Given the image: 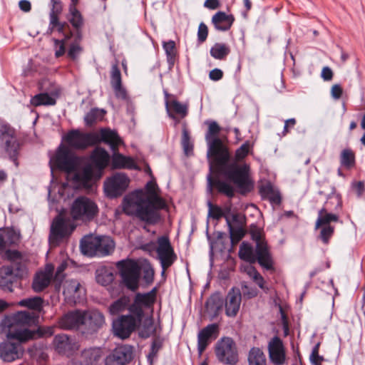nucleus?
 <instances>
[{
  "label": "nucleus",
  "instance_id": "6e6d98bb",
  "mask_svg": "<svg viewBox=\"0 0 365 365\" xmlns=\"http://www.w3.org/2000/svg\"><path fill=\"white\" fill-rule=\"evenodd\" d=\"M207 205L209 207L208 216L212 219L218 220L227 216L220 206L213 205L210 201H208Z\"/></svg>",
  "mask_w": 365,
  "mask_h": 365
},
{
  "label": "nucleus",
  "instance_id": "774afa93",
  "mask_svg": "<svg viewBox=\"0 0 365 365\" xmlns=\"http://www.w3.org/2000/svg\"><path fill=\"white\" fill-rule=\"evenodd\" d=\"M112 88H113V89L114 91L115 96V97L117 98L121 99V100H123V101H125V100H127L128 98L127 91L123 86V84H120L118 86H113Z\"/></svg>",
  "mask_w": 365,
  "mask_h": 365
},
{
  "label": "nucleus",
  "instance_id": "473e14b6",
  "mask_svg": "<svg viewBox=\"0 0 365 365\" xmlns=\"http://www.w3.org/2000/svg\"><path fill=\"white\" fill-rule=\"evenodd\" d=\"M235 21L233 15H227L223 11L217 12L212 18V22L218 31H228Z\"/></svg>",
  "mask_w": 365,
  "mask_h": 365
},
{
  "label": "nucleus",
  "instance_id": "423d86ee",
  "mask_svg": "<svg viewBox=\"0 0 365 365\" xmlns=\"http://www.w3.org/2000/svg\"><path fill=\"white\" fill-rule=\"evenodd\" d=\"M115 267L122 284L132 292L138 290L141 274V266L138 262L133 259L126 258L117 262Z\"/></svg>",
  "mask_w": 365,
  "mask_h": 365
},
{
  "label": "nucleus",
  "instance_id": "7ed1b4c3",
  "mask_svg": "<svg viewBox=\"0 0 365 365\" xmlns=\"http://www.w3.org/2000/svg\"><path fill=\"white\" fill-rule=\"evenodd\" d=\"M342 207L343 201L341 195L334 191L328 195L324 205L318 211L314 229L319 230L317 240H320L325 245L329 244L335 232V227L331 223H343L340 220L339 215Z\"/></svg>",
  "mask_w": 365,
  "mask_h": 365
},
{
  "label": "nucleus",
  "instance_id": "9d476101",
  "mask_svg": "<svg viewBox=\"0 0 365 365\" xmlns=\"http://www.w3.org/2000/svg\"><path fill=\"white\" fill-rule=\"evenodd\" d=\"M250 234L253 241L256 242L255 252L259 255V264L266 270H274V262L269 252L267 242L262 237L261 230L257 225L250 226Z\"/></svg>",
  "mask_w": 365,
  "mask_h": 365
},
{
  "label": "nucleus",
  "instance_id": "79ce46f5",
  "mask_svg": "<svg viewBox=\"0 0 365 365\" xmlns=\"http://www.w3.org/2000/svg\"><path fill=\"white\" fill-rule=\"evenodd\" d=\"M249 365H267L266 356L259 347H252L248 354Z\"/></svg>",
  "mask_w": 365,
  "mask_h": 365
},
{
  "label": "nucleus",
  "instance_id": "c9c22d12",
  "mask_svg": "<svg viewBox=\"0 0 365 365\" xmlns=\"http://www.w3.org/2000/svg\"><path fill=\"white\" fill-rule=\"evenodd\" d=\"M238 256L242 260L251 264L256 262L259 263V255L256 253L255 250L254 251L252 246L248 242H242L240 245Z\"/></svg>",
  "mask_w": 365,
  "mask_h": 365
},
{
  "label": "nucleus",
  "instance_id": "58836bf2",
  "mask_svg": "<svg viewBox=\"0 0 365 365\" xmlns=\"http://www.w3.org/2000/svg\"><path fill=\"white\" fill-rule=\"evenodd\" d=\"M245 272L265 294L269 292L270 289L267 284L265 279L255 267L252 265L247 266L245 267Z\"/></svg>",
  "mask_w": 365,
  "mask_h": 365
},
{
  "label": "nucleus",
  "instance_id": "a19ab883",
  "mask_svg": "<svg viewBox=\"0 0 365 365\" xmlns=\"http://www.w3.org/2000/svg\"><path fill=\"white\" fill-rule=\"evenodd\" d=\"M224 303V299L220 293L215 292L207 299L205 307L216 315L222 309Z\"/></svg>",
  "mask_w": 365,
  "mask_h": 365
},
{
  "label": "nucleus",
  "instance_id": "f03ea898",
  "mask_svg": "<svg viewBox=\"0 0 365 365\" xmlns=\"http://www.w3.org/2000/svg\"><path fill=\"white\" fill-rule=\"evenodd\" d=\"M155 182L149 181L145 188L146 197L142 196V191L138 190L133 196L123 198V212L128 216L133 217L148 225H156L162 221L160 210L168 209L166 201L159 196L155 190Z\"/></svg>",
  "mask_w": 365,
  "mask_h": 365
},
{
  "label": "nucleus",
  "instance_id": "c85d7f7f",
  "mask_svg": "<svg viewBox=\"0 0 365 365\" xmlns=\"http://www.w3.org/2000/svg\"><path fill=\"white\" fill-rule=\"evenodd\" d=\"M19 281L14 274H12V269L3 266L0 268V288L9 292L14 291V287H17Z\"/></svg>",
  "mask_w": 365,
  "mask_h": 365
},
{
  "label": "nucleus",
  "instance_id": "e2e57ef3",
  "mask_svg": "<svg viewBox=\"0 0 365 365\" xmlns=\"http://www.w3.org/2000/svg\"><path fill=\"white\" fill-rule=\"evenodd\" d=\"M274 190L272 184L269 181L259 186V193L263 200H265L268 195L272 194Z\"/></svg>",
  "mask_w": 365,
  "mask_h": 365
},
{
  "label": "nucleus",
  "instance_id": "4c0bfd02",
  "mask_svg": "<svg viewBox=\"0 0 365 365\" xmlns=\"http://www.w3.org/2000/svg\"><path fill=\"white\" fill-rule=\"evenodd\" d=\"M130 298L128 295H123L118 299L113 302L109 307L108 311L111 315H117L119 313L128 310L131 306Z\"/></svg>",
  "mask_w": 365,
  "mask_h": 365
},
{
  "label": "nucleus",
  "instance_id": "7c9ffc66",
  "mask_svg": "<svg viewBox=\"0 0 365 365\" xmlns=\"http://www.w3.org/2000/svg\"><path fill=\"white\" fill-rule=\"evenodd\" d=\"M62 11V3H60L58 5H53L49 13V26L48 32L50 34L54 31L60 32L62 31L63 26L66 25V21H60L59 20V15L61 14Z\"/></svg>",
  "mask_w": 365,
  "mask_h": 365
},
{
  "label": "nucleus",
  "instance_id": "1a4fd4ad",
  "mask_svg": "<svg viewBox=\"0 0 365 365\" xmlns=\"http://www.w3.org/2000/svg\"><path fill=\"white\" fill-rule=\"evenodd\" d=\"M217 361L224 365H236L239 361L237 346L232 337L223 336L215 345Z\"/></svg>",
  "mask_w": 365,
  "mask_h": 365
},
{
  "label": "nucleus",
  "instance_id": "69168bd1",
  "mask_svg": "<svg viewBox=\"0 0 365 365\" xmlns=\"http://www.w3.org/2000/svg\"><path fill=\"white\" fill-rule=\"evenodd\" d=\"M208 36V28L203 22L200 23L197 31V41L199 43H204Z\"/></svg>",
  "mask_w": 365,
  "mask_h": 365
},
{
  "label": "nucleus",
  "instance_id": "13d9d810",
  "mask_svg": "<svg viewBox=\"0 0 365 365\" xmlns=\"http://www.w3.org/2000/svg\"><path fill=\"white\" fill-rule=\"evenodd\" d=\"M2 258L10 262L11 264L22 260V253L17 250H6Z\"/></svg>",
  "mask_w": 365,
  "mask_h": 365
},
{
  "label": "nucleus",
  "instance_id": "09e8293b",
  "mask_svg": "<svg viewBox=\"0 0 365 365\" xmlns=\"http://www.w3.org/2000/svg\"><path fill=\"white\" fill-rule=\"evenodd\" d=\"M82 39L83 35H81V38L79 39L77 38V35H75V38L70 44L67 52V57L68 58L73 61L76 60L78 54L83 51V48L80 45Z\"/></svg>",
  "mask_w": 365,
  "mask_h": 365
},
{
  "label": "nucleus",
  "instance_id": "a878e982",
  "mask_svg": "<svg viewBox=\"0 0 365 365\" xmlns=\"http://www.w3.org/2000/svg\"><path fill=\"white\" fill-rule=\"evenodd\" d=\"M66 19L71 24L75 30V35L79 39L81 35H83V27L84 25V19L80 11L73 5H69L68 13L66 14Z\"/></svg>",
  "mask_w": 365,
  "mask_h": 365
},
{
  "label": "nucleus",
  "instance_id": "39448f33",
  "mask_svg": "<svg viewBox=\"0 0 365 365\" xmlns=\"http://www.w3.org/2000/svg\"><path fill=\"white\" fill-rule=\"evenodd\" d=\"M22 143L16 130L9 123L0 119V148L14 164L19 166V156Z\"/></svg>",
  "mask_w": 365,
  "mask_h": 365
},
{
  "label": "nucleus",
  "instance_id": "6ab92c4d",
  "mask_svg": "<svg viewBox=\"0 0 365 365\" xmlns=\"http://www.w3.org/2000/svg\"><path fill=\"white\" fill-rule=\"evenodd\" d=\"M134 358V347L129 344L117 346L105 359V365H126Z\"/></svg>",
  "mask_w": 365,
  "mask_h": 365
},
{
  "label": "nucleus",
  "instance_id": "e433bc0d",
  "mask_svg": "<svg viewBox=\"0 0 365 365\" xmlns=\"http://www.w3.org/2000/svg\"><path fill=\"white\" fill-rule=\"evenodd\" d=\"M115 279V274L111 267L102 266L96 271V280L98 284L106 287L110 284Z\"/></svg>",
  "mask_w": 365,
  "mask_h": 365
},
{
  "label": "nucleus",
  "instance_id": "052dcab7",
  "mask_svg": "<svg viewBox=\"0 0 365 365\" xmlns=\"http://www.w3.org/2000/svg\"><path fill=\"white\" fill-rule=\"evenodd\" d=\"M241 288L242 295L247 299L255 298L259 294V290L256 287L249 286L245 282L241 284Z\"/></svg>",
  "mask_w": 365,
  "mask_h": 365
},
{
  "label": "nucleus",
  "instance_id": "2eb2a0df",
  "mask_svg": "<svg viewBox=\"0 0 365 365\" xmlns=\"http://www.w3.org/2000/svg\"><path fill=\"white\" fill-rule=\"evenodd\" d=\"M75 228L73 225L70 224L63 217L56 216L51 225L49 242L53 245H58L64 239L69 237Z\"/></svg>",
  "mask_w": 365,
  "mask_h": 365
},
{
  "label": "nucleus",
  "instance_id": "bb28decb",
  "mask_svg": "<svg viewBox=\"0 0 365 365\" xmlns=\"http://www.w3.org/2000/svg\"><path fill=\"white\" fill-rule=\"evenodd\" d=\"M158 287H153L146 293L138 292L135 294L133 302L143 309H153L157 297Z\"/></svg>",
  "mask_w": 365,
  "mask_h": 365
},
{
  "label": "nucleus",
  "instance_id": "b1692460",
  "mask_svg": "<svg viewBox=\"0 0 365 365\" xmlns=\"http://www.w3.org/2000/svg\"><path fill=\"white\" fill-rule=\"evenodd\" d=\"M242 294L239 289L232 288L226 297L225 314L230 317H235L240 309Z\"/></svg>",
  "mask_w": 365,
  "mask_h": 365
},
{
  "label": "nucleus",
  "instance_id": "49530a36",
  "mask_svg": "<svg viewBox=\"0 0 365 365\" xmlns=\"http://www.w3.org/2000/svg\"><path fill=\"white\" fill-rule=\"evenodd\" d=\"M43 299L41 297H34L21 299L19 302L21 307H25L29 309L40 312L43 309Z\"/></svg>",
  "mask_w": 365,
  "mask_h": 365
},
{
  "label": "nucleus",
  "instance_id": "f3484780",
  "mask_svg": "<svg viewBox=\"0 0 365 365\" xmlns=\"http://www.w3.org/2000/svg\"><path fill=\"white\" fill-rule=\"evenodd\" d=\"M130 180L128 176L121 173H117L106 179L104 182V191L106 196L110 199L121 196L128 187Z\"/></svg>",
  "mask_w": 365,
  "mask_h": 365
},
{
  "label": "nucleus",
  "instance_id": "a211bd4d",
  "mask_svg": "<svg viewBox=\"0 0 365 365\" xmlns=\"http://www.w3.org/2000/svg\"><path fill=\"white\" fill-rule=\"evenodd\" d=\"M156 252L163 269L162 273L164 274L165 271L171 267L177 259V255L175 253L168 236L158 237Z\"/></svg>",
  "mask_w": 365,
  "mask_h": 365
},
{
  "label": "nucleus",
  "instance_id": "cd10ccee",
  "mask_svg": "<svg viewBox=\"0 0 365 365\" xmlns=\"http://www.w3.org/2000/svg\"><path fill=\"white\" fill-rule=\"evenodd\" d=\"M38 315L29 311H20L14 314L12 324L17 327H29L38 322Z\"/></svg>",
  "mask_w": 365,
  "mask_h": 365
},
{
  "label": "nucleus",
  "instance_id": "c03bdc74",
  "mask_svg": "<svg viewBox=\"0 0 365 365\" xmlns=\"http://www.w3.org/2000/svg\"><path fill=\"white\" fill-rule=\"evenodd\" d=\"M163 47L166 54L168 68L171 69L174 66L177 58L175 43L174 41L170 40L167 42H163Z\"/></svg>",
  "mask_w": 365,
  "mask_h": 365
},
{
  "label": "nucleus",
  "instance_id": "aec40b11",
  "mask_svg": "<svg viewBox=\"0 0 365 365\" xmlns=\"http://www.w3.org/2000/svg\"><path fill=\"white\" fill-rule=\"evenodd\" d=\"M220 333L219 325L212 323L202 329L197 334V352L201 356L207 346L217 338Z\"/></svg>",
  "mask_w": 365,
  "mask_h": 365
},
{
  "label": "nucleus",
  "instance_id": "20e7f679",
  "mask_svg": "<svg viewBox=\"0 0 365 365\" xmlns=\"http://www.w3.org/2000/svg\"><path fill=\"white\" fill-rule=\"evenodd\" d=\"M145 317V311L132 302L129 314L121 315L113 322L115 334L122 339H128L131 334L141 326Z\"/></svg>",
  "mask_w": 365,
  "mask_h": 365
},
{
  "label": "nucleus",
  "instance_id": "864d4df0",
  "mask_svg": "<svg viewBox=\"0 0 365 365\" xmlns=\"http://www.w3.org/2000/svg\"><path fill=\"white\" fill-rule=\"evenodd\" d=\"M7 246L17 245L19 241V235L16 232L14 228L2 229Z\"/></svg>",
  "mask_w": 365,
  "mask_h": 365
},
{
  "label": "nucleus",
  "instance_id": "ddd939ff",
  "mask_svg": "<svg viewBox=\"0 0 365 365\" xmlns=\"http://www.w3.org/2000/svg\"><path fill=\"white\" fill-rule=\"evenodd\" d=\"M98 212L97 205L85 196L78 197L74 200L71 207V215L75 220H93Z\"/></svg>",
  "mask_w": 365,
  "mask_h": 365
},
{
  "label": "nucleus",
  "instance_id": "dca6fc26",
  "mask_svg": "<svg viewBox=\"0 0 365 365\" xmlns=\"http://www.w3.org/2000/svg\"><path fill=\"white\" fill-rule=\"evenodd\" d=\"M53 160L58 169L68 173L75 171L79 163L78 158L63 144L58 146Z\"/></svg>",
  "mask_w": 365,
  "mask_h": 365
},
{
  "label": "nucleus",
  "instance_id": "f704fd0d",
  "mask_svg": "<svg viewBox=\"0 0 365 365\" xmlns=\"http://www.w3.org/2000/svg\"><path fill=\"white\" fill-rule=\"evenodd\" d=\"M53 268L48 272L37 273L32 282V289L35 292L43 291L51 283L52 278Z\"/></svg>",
  "mask_w": 365,
  "mask_h": 365
},
{
  "label": "nucleus",
  "instance_id": "c756f323",
  "mask_svg": "<svg viewBox=\"0 0 365 365\" xmlns=\"http://www.w3.org/2000/svg\"><path fill=\"white\" fill-rule=\"evenodd\" d=\"M165 106L168 116L171 119L175 120L176 123H178L180 120L177 119L175 114L179 115L182 118L186 117L188 114V105L181 103L175 99L170 101L167 100Z\"/></svg>",
  "mask_w": 365,
  "mask_h": 365
},
{
  "label": "nucleus",
  "instance_id": "2f4dec72",
  "mask_svg": "<svg viewBox=\"0 0 365 365\" xmlns=\"http://www.w3.org/2000/svg\"><path fill=\"white\" fill-rule=\"evenodd\" d=\"M112 168L113 169H138L135 160L133 158L125 156L118 151L113 152Z\"/></svg>",
  "mask_w": 365,
  "mask_h": 365
},
{
  "label": "nucleus",
  "instance_id": "ea45409f",
  "mask_svg": "<svg viewBox=\"0 0 365 365\" xmlns=\"http://www.w3.org/2000/svg\"><path fill=\"white\" fill-rule=\"evenodd\" d=\"M339 161L341 167L346 170H351L356 166L355 153L351 148L342 150L339 155Z\"/></svg>",
  "mask_w": 365,
  "mask_h": 365
},
{
  "label": "nucleus",
  "instance_id": "37998d69",
  "mask_svg": "<svg viewBox=\"0 0 365 365\" xmlns=\"http://www.w3.org/2000/svg\"><path fill=\"white\" fill-rule=\"evenodd\" d=\"M225 220L229 227L231 244L235 246L245 237L246 231L242 226L233 227L228 216H225Z\"/></svg>",
  "mask_w": 365,
  "mask_h": 365
},
{
  "label": "nucleus",
  "instance_id": "338daca9",
  "mask_svg": "<svg viewBox=\"0 0 365 365\" xmlns=\"http://www.w3.org/2000/svg\"><path fill=\"white\" fill-rule=\"evenodd\" d=\"M271 359L277 364L281 365L284 362L285 355L284 350L269 352Z\"/></svg>",
  "mask_w": 365,
  "mask_h": 365
},
{
  "label": "nucleus",
  "instance_id": "0eeeda50",
  "mask_svg": "<svg viewBox=\"0 0 365 365\" xmlns=\"http://www.w3.org/2000/svg\"><path fill=\"white\" fill-rule=\"evenodd\" d=\"M83 254L88 256L103 257L110 255L115 249V242L108 236H90L81 243Z\"/></svg>",
  "mask_w": 365,
  "mask_h": 365
},
{
  "label": "nucleus",
  "instance_id": "603ef678",
  "mask_svg": "<svg viewBox=\"0 0 365 365\" xmlns=\"http://www.w3.org/2000/svg\"><path fill=\"white\" fill-rule=\"evenodd\" d=\"M163 339L160 337H155L151 343L150 352L148 355V361L150 364L153 363L155 358L157 357L158 351L163 348Z\"/></svg>",
  "mask_w": 365,
  "mask_h": 365
},
{
  "label": "nucleus",
  "instance_id": "f257e3e1",
  "mask_svg": "<svg viewBox=\"0 0 365 365\" xmlns=\"http://www.w3.org/2000/svg\"><path fill=\"white\" fill-rule=\"evenodd\" d=\"M207 130L205 135L207 143V158L209 163L210 174L207 177L208 187L214 188L220 194L232 198L235 189L237 192L246 195L254 189L255 182L250 176V167L248 164H239L237 161L244 160L249 154L251 143L245 141L235 150V161H232V155L228 145L220 137L221 127L212 120L205 122Z\"/></svg>",
  "mask_w": 365,
  "mask_h": 365
},
{
  "label": "nucleus",
  "instance_id": "5fc2aeb1",
  "mask_svg": "<svg viewBox=\"0 0 365 365\" xmlns=\"http://www.w3.org/2000/svg\"><path fill=\"white\" fill-rule=\"evenodd\" d=\"M5 267L12 269V274H14L19 281L21 280L26 274V265L21 262V260Z\"/></svg>",
  "mask_w": 365,
  "mask_h": 365
},
{
  "label": "nucleus",
  "instance_id": "680f3d73",
  "mask_svg": "<svg viewBox=\"0 0 365 365\" xmlns=\"http://www.w3.org/2000/svg\"><path fill=\"white\" fill-rule=\"evenodd\" d=\"M92 170L91 168H86L80 174L76 175V179L83 186H87L91 180Z\"/></svg>",
  "mask_w": 365,
  "mask_h": 365
},
{
  "label": "nucleus",
  "instance_id": "4468645a",
  "mask_svg": "<svg viewBox=\"0 0 365 365\" xmlns=\"http://www.w3.org/2000/svg\"><path fill=\"white\" fill-rule=\"evenodd\" d=\"M106 324L104 314L98 309L83 311V322L81 334L85 338L96 334Z\"/></svg>",
  "mask_w": 365,
  "mask_h": 365
},
{
  "label": "nucleus",
  "instance_id": "8fccbe9b",
  "mask_svg": "<svg viewBox=\"0 0 365 365\" xmlns=\"http://www.w3.org/2000/svg\"><path fill=\"white\" fill-rule=\"evenodd\" d=\"M55 349L59 353H65L69 348V337L66 334L56 335L53 339Z\"/></svg>",
  "mask_w": 365,
  "mask_h": 365
},
{
  "label": "nucleus",
  "instance_id": "f8f14e48",
  "mask_svg": "<svg viewBox=\"0 0 365 365\" xmlns=\"http://www.w3.org/2000/svg\"><path fill=\"white\" fill-rule=\"evenodd\" d=\"M67 147L76 150H84L95 145L96 137L93 132H82L78 129L68 130L63 137Z\"/></svg>",
  "mask_w": 365,
  "mask_h": 365
},
{
  "label": "nucleus",
  "instance_id": "6e6552de",
  "mask_svg": "<svg viewBox=\"0 0 365 365\" xmlns=\"http://www.w3.org/2000/svg\"><path fill=\"white\" fill-rule=\"evenodd\" d=\"M54 329L52 326H38L36 329L31 330L27 327L11 326L7 338L17 340L21 344L29 340L50 337L54 334Z\"/></svg>",
  "mask_w": 365,
  "mask_h": 365
},
{
  "label": "nucleus",
  "instance_id": "0e129e2a",
  "mask_svg": "<svg viewBox=\"0 0 365 365\" xmlns=\"http://www.w3.org/2000/svg\"><path fill=\"white\" fill-rule=\"evenodd\" d=\"M268 349L269 352H271V351H274L283 350V342L282 339L277 336H274L269 342Z\"/></svg>",
  "mask_w": 365,
  "mask_h": 365
},
{
  "label": "nucleus",
  "instance_id": "4be33fe9",
  "mask_svg": "<svg viewBox=\"0 0 365 365\" xmlns=\"http://www.w3.org/2000/svg\"><path fill=\"white\" fill-rule=\"evenodd\" d=\"M83 311L76 309L63 314L58 320L59 327L66 330L79 329L83 327Z\"/></svg>",
  "mask_w": 365,
  "mask_h": 365
},
{
  "label": "nucleus",
  "instance_id": "de8ad7c7",
  "mask_svg": "<svg viewBox=\"0 0 365 365\" xmlns=\"http://www.w3.org/2000/svg\"><path fill=\"white\" fill-rule=\"evenodd\" d=\"M181 144L184 150L185 154L187 156L191 155L193 154V143L191 142L190 135L188 130L187 129L186 124H183L182 132V139Z\"/></svg>",
  "mask_w": 365,
  "mask_h": 365
},
{
  "label": "nucleus",
  "instance_id": "9b49d317",
  "mask_svg": "<svg viewBox=\"0 0 365 365\" xmlns=\"http://www.w3.org/2000/svg\"><path fill=\"white\" fill-rule=\"evenodd\" d=\"M38 87L42 92L31 98V104L35 107L56 105V98L59 97L61 92V88L46 79L41 81Z\"/></svg>",
  "mask_w": 365,
  "mask_h": 365
},
{
  "label": "nucleus",
  "instance_id": "a18cd8bd",
  "mask_svg": "<svg viewBox=\"0 0 365 365\" xmlns=\"http://www.w3.org/2000/svg\"><path fill=\"white\" fill-rule=\"evenodd\" d=\"M230 48L227 44L215 43L210 48V53L214 58L224 60L230 54Z\"/></svg>",
  "mask_w": 365,
  "mask_h": 365
},
{
  "label": "nucleus",
  "instance_id": "3c124183",
  "mask_svg": "<svg viewBox=\"0 0 365 365\" xmlns=\"http://www.w3.org/2000/svg\"><path fill=\"white\" fill-rule=\"evenodd\" d=\"M106 111L98 108H92L87 113L84 117V121L86 125H93L97 120L103 118Z\"/></svg>",
  "mask_w": 365,
  "mask_h": 365
},
{
  "label": "nucleus",
  "instance_id": "72a5a7b5",
  "mask_svg": "<svg viewBox=\"0 0 365 365\" xmlns=\"http://www.w3.org/2000/svg\"><path fill=\"white\" fill-rule=\"evenodd\" d=\"M102 357V350L99 347L84 349L81 353V361L84 365H98Z\"/></svg>",
  "mask_w": 365,
  "mask_h": 365
},
{
  "label": "nucleus",
  "instance_id": "4d7b16f0",
  "mask_svg": "<svg viewBox=\"0 0 365 365\" xmlns=\"http://www.w3.org/2000/svg\"><path fill=\"white\" fill-rule=\"evenodd\" d=\"M110 84L113 87L122 84V77L120 70L118 67V62L113 64L110 72Z\"/></svg>",
  "mask_w": 365,
  "mask_h": 365
},
{
  "label": "nucleus",
  "instance_id": "412c9836",
  "mask_svg": "<svg viewBox=\"0 0 365 365\" xmlns=\"http://www.w3.org/2000/svg\"><path fill=\"white\" fill-rule=\"evenodd\" d=\"M93 133L96 137L95 145L103 143L109 145L112 152L118 151L119 146L123 143L118 132L109 128H101L99 133L93 132Z\"/></svg>",
  "mask_w": 365,
  "mask_h": 365
},
{
  "label": "nucleus",
  "instance_id": "5701e85b",
  "mask_svg": "<svg viewBox=\"0 0 365 365\" xmlns=\"http://www.w3.org/2000/svg\"><path fill=\"white\" fill-rule=\"evenodd\" d=\"M24 350L19 343L5 341L0 343V358L6 362H11L21 358Z\"/></svg>",
  "mask_w": 365,
  "mask_h": 365
},
{
  "label": "nucleus",
  "instance_id": "bf43d9fd",
  "mask_svg": "<svg viewBox=\"0 0 365 365\" xmlns=\"http://www.w3.org/2000/svg\"><path fill=\"white\" fill-rule=\"evenodd\" d=\"M59 34H61L63 36V38L61 39H58V38H56V43H61L62 41H63L64 43L66 44V43L71 40L72 38H73V39L75 38V30H72L71 29V26H69V24H68V22H66V25H65L62 29V31H57Z\"/></svg>",
  "mask_w": 365,
  "mask_h": 365
},
{
  "label": "nucleus",
  "instance_id": "393cba45",
  "mask_svg": "<svg viewBox=\"0 0 365 365\" xmlns=\"http://www.w3.org/2000/svg\"><path fill=\"white\" fill-rule=\"evenodd\" d=\"M109 160L110 155L108 153L100 146L96 147L90 155L91 165L100 172L108 166Z\"/></svg>",
  "mask_w": 365,
  "mask_h": 365
}]
</instances>
